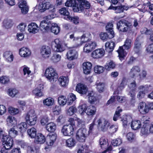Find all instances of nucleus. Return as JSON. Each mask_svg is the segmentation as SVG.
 <instances>
[{
	"label": "nucleus",
	"mask_w": 153,
	"mask_h": 153,
	"mask_svg": "<svg viewBox=\"0 0 153 153\" xmlns=\"http://www.w3.org/2000/svg\"><path fill=\"white\" fill-rule=\"evenodd\" d=\"M131 40L127 38L125 42V44L123 46L120 47L117 51L119 54V58L121 61L124 59L127 53L124 51V50L129 49L131 46Z\"/></svg>",
	"instance_id": "1"
},
{
	"label": "nucleus",
	"mask_w": 153,
	"mask_h": 153,
	"mask_svg": "<svg viewBox=\"0 0 153 153\" xmlns=\"http://www.w3.org/2000/svg\"><path fill=\"white\" fill-rule=\"evenodd\" d=\"M45 75L49 81L52 83L56 81L58 78L56 70L51 66L46 69Z\"/></svg>",
	"instance_id": "2"
},
{
	"label": "nucleus",
	"mask_w": 153,
	"mask_h": 153,
	"mask_svg": "<svg viewBox=\"0 0 153 153\" xmlns=\"http://www.w3.org/2000/svg\"><path fill=\"white\" fill-rule=\"evenodd\" d=\"M117 28L120 31L126 32L131 30L132 26L127 21L122 19L120 20L117 24Z\"/></svg>",
	"instance_id": "3"
},
{
	"label": "nucleus",
	"mask_w": 153,
	"mask_h": 153,
	"mask_svg": "<svg viewBox=\"0 0 153 153\" xmlns=\"http://www.w3.org/2000/svg\"><path fill=\"white\" fill-rule=\"evenodd\" d=\"M3 140L4 147L1 148L0 153H9V150L13 146V140L11 138L7 139L6 136L3 138Z\"/></svg>",
	"instance_id": "4"
},
{
	"label": "nucleus",
	"mask_w": 153,
	"mask_h": 153,
	"mask_svg": "<svg viewBox=\"0 0 153 153\" xmlns=\"http://www.w3.org/2000/svg\"><path fill=\"white\" fill-rule=\"evenodd\" d=\"M25 119L27 123L30 126L34 125L36 123L37 117L33 110H31L27 113Z\"/></svg>",
	"instance_id": "5"
},
{
	"label": "nucleus",
	"mask_w": 153,
	"mask_h": 153,
	"mask_svg": "<svg viewBox=\"0 0 153 153\" xmlns=\"http://www.w3.org/2000/svg\"><path fill=\"white\" fill-rule=\"evenodd\" d=\"M66 44H62V41L59 39H56L52 42V48L54 50L57 52H62L65 49V46Z\"/></svg>",
	"instance_id": "6"
},
{
	"label": "nucleus",
	"mask_w": 153,
	"mask_h": 153,
	"mask_svg": "<svg viewBox=\"0 0 153 153\" xmlns=\"http://www.w3.org/2000/svg\"><path fill=\"white\" fill-rule=\"evenodd\" d=\"M86 128H82L78 130L76 134V139L80 142H84L87 136Z\"/></svg>",
	"instance_id": "7"
},
{
	"label": "nucleus",
	"mask_w": 153,
	"mask_h": 153,
	"mask_svg": "<svg viewBox=\"0 0 153 153\" xmlns=\"http://www.w3.org/2000/svg\"><path fill=\"white\" fill-rule=\"evenodd\" d=\"M97 126L102 131H106L110 126L109 122L103 118H100L97 121Z\"/></svg>",
	"instance_id": "8"
},
{
	"label": "nucleus",
	"mask_w": 153,
	"mask_h": 153,
	"mask_svg": "<svg viewBox=\"0 0 153 153\" xmlns=\"http://www.w3.org/2000/svg\"><path fill=\"white\" fill-rule=\"evenodd\" d=\"M74 128L71 125H64L61 129V132L65 136H70L73 134Z\"/></svg>",
	"instance_id": "9"
},
{
	"label": "nucleus",
	"mask_w": 153,
	"mask_h": 153,
	"mask_svg": "<svg viewBox=\"0 0 153 153\" xmlns=\"http://www.w3.org/2000/svg\"><path fill=\"white\" fill-rule=\"evenodd\" d=\"M99 143L102 149L107 148L102 153H105L112 150V147L111 146L107 147L108 145V140L105 137H101Z\"/></svg>",
	"instance_id": "10"
},
{
	"label": "nucleus",
	"mask_w": 153,
	"mask_h": 153,
	"mask_svg": "<svg viewBox=\"0 0 153 153\" xmlns=\"http://www.w3.org/2000/svg\"><path fill=\"white\" fill-rule=\"evenodd\" d=\"M53 7V5L49 1H44L40 3L38 7L39 11L41 12H44L46 10Z\"/></svg>",
	"instance_id": "11"
},
{
	"label": "nucleus",
	"mask_w": 153,
	"mask_h": 153,
	"mask_svg": "<svg viewBox=\"0 0 153 153\" xmlns=\"http://www.w3.org/2000/svg\"><path fill=\"white\" fill-rule=\"evenodd\" d=\"M97 46L95 42H90L86 43L83 48V51L86 53H89L94 49Z\"/></svg>",
	"instance_id": "12"
},
{
	"label": "nucleus",
	"mask_w": 153,
	"mask_h": 153,
	"mask_svg": "<svg viewBox=\"0 0 153 153\" xmlns=\"http://www.w3.org/2000/svg\"><path fill=\"white\" fill-rule=\"evenodd\" d=\"M88 100L90 103L92 104H96L99 102V100L97 94L93 91L88 93Z\"/></svg>",
	"instance_id": "13"
},
{
	"label": "nucleus",
	"mask_w": 153,
	"mask_h": 153,
	"mask_svg": "<svg viewBox=\"0 0 153 153\" xmlns=\"http://www.w3.org/2000/svg\"><path fill=\"white\" fill-rule=\"evenodd\" d=\"M51 49L47 46H43L41 49V54L43 58H46L49 57L51 53Z\"/></svg>",
	"instance_id": "14"
},
{
	"label": "nucleus",
	"mask_w": 153,
	"mask_h": 153,
	"mask_svg": "<svg viewBox=\"0 0 153 153\" xmlns=\"http://www.w3.org/2000/svg\"><path fill=\"white\" fill-rule=\"evenodd\" d=\"M51 23L48 20H44L40 24V28L44 32L48 31L50 30Z\"/></svg>",
	"instance_id": "15"
},
{
	"label": "nucleus",
	"mask_w": 153,
	"mask_h": 153,
	"mask_svg": "<svg viewBox=\"0 0 153 153\" xmlns=\"http://www.w3.org/2000/svg\"><path fill=\"white\" fill-rule=\"evenodd\" d=\"M138 108L140 113L142 114H145L147 113L149 110L148 105L144 102H141L139 103Z\"/></svg>",
	"instance_id": "16"
},
{
	"label": "nucleus",
	"mask_w": 153,
	"mask_h": 153,
	"mask_svg": "<svg viewBox=\"0 0 153 153\" xmlns=\"http://www.w3.org/2000/svg\"><path fill=\"white\" fill-rule=\"evenodd\" d=\"M105 51L102 49H98L94 51L92 53V56L94 58H100L103 56Z\"/></svg>",
	"instance_id": "17"
},
{
	"label": "nucleus",
	"mask_w": 153,
	"mask_h": 153,
	"mask_svg": "<svg viewBox=\"0 0 153 153\" xmlns=\"http://www.w3.org/2000/svg\"><path fill=\"white\" fill-rule=\"evenodd\" d=\"M56 134H50L47 136L46 138L47 144L49 146L52 145L56 141Z\"/></svg>",
	"instance_id": "18"
},
{
	"label": "nucleus",
	"mask_w": 153,
	"mask_h": 153,
	"mask_svg": "<svg viewBox=\"0 0 153 153\" xmlns=\"http://www.w3.org/2000/svg\"><path fill=\"white\" fill-rule=\"evenodd\" d=\"M92 67V64L91 62H84L82 64L84 73L86 74H89L91 72Z\"/></svg>",
	"instance_id": "19"
},
{
	"label": "nucleus",
	"mask_w": 153,
	"mask_h": 153,
	"mask_svg": "<svg viewBox=\"0 0 153 153\" xmlns=\"http://www.w3.org/2000/svg\"><path fill=\"white\" fill-rule=\"evenodd\" d=\"M140 71V67L137 66H134L131 69L129 75L131 77L134 78L138 75Z\"/></svg>",
	"instance_id": "20"
},
{
	"label": "nucleus",
	"mask_w": 153,
	"mask_h": 153,
	"mask_svg": "<svg viewBox=\"0 0 153 153\" xmlns=\"http://www.w3.org/2000/svg\"><path fill=\"white\" fill-rule=\"evenodd\" d=\"M28 30L30 33H35L38 32L39 27L36 23L31 22L28 26Z\"/></svg>",
	"instance_id": "21"
},
{
	"label": "nucleus",
	"mask_w": 153,
	"mask_h": 153,
	"mask_svg": "<svg viewBox=\"0 0 153 153\" xmlns=\"http://www.w3.org/2000/svg\"><path fill=\"white\" fill-rule=\"evenodd\" d=\"M19 7L22 14H26L28 12L29 8L25 1L23 0L20 1L19 2Z\"/></svg>",
	"instance_id": "22"
},
{
	"label": "nucleus",
	"mask_w": 153,
	"mask_h": 153,
	"mask_svg": "<svg viewBox=\"0 0 153 153\" xmlns=\"http://www.w3.org/2000/svg\"><path fill=\"white\" fill-rule=\"evenodd\" d=\"M66 56L67 58L69 60H73L77 58L78 53L75 50H70L67 53Z\"/></svg>",
	"instance_id": "23"
},
{
	"label": "nucleus",
	"mask_w": 153,
	"mask_h": 153,
	"mask_svg": "<svg viewBox=\"0 0 153 153\" xmlns=\"http://www.w3.org/2000/svg\"><path fill=\"white\" fill-rule=\"evenodd\" d=\"M140 31L142 34L146 35H150L149 39L153 42V31L152 29L143 27L141 28Z\"/></svg>",
	"instance_id": "24"
},
{
	"label": "nucleus",
	"mask_w": 153,
	"mask_h": 153,
	"mask_svg": "<svg viewBox=\"0 0 153 153\" xmlns=\"http://www.w3.org/2000/svg\"><path fill=\"white\" fill-rule=\"evenodd\" d=\"M31 51L28 48L23 47L19 50V53L22 57H27L30 55Z\"/></svg>",
	"instance_id": "25"
},
{
	"label": "nucleus",
	"mask_w": 153,
	"mask_h": 153,
	"mask_svg": "<svg viewBox=\"0 0 153 153\" xmlns=\"http://www.w3.org/2000/svg\"><path fill=\"white\" fill-rule=\"evenodd\" d=\"M35 138L34 142L36 143H43L46 140L45 136L41 133H38Z\"/></svg>",
	"instance_id": "26"
},
{
	"label": "nucleus",
	"mask_w": 153,
	"mask_h": 153,
	"mask_svg": "<svg viewBox=\"0 0 153 153\" xmlns=\"http://www.w3.org/2000/svg\"><path fill=\"white\" fill-rule=\"evenodd\" d=\"M141 125V123L140 120H134L132 121L131 126L132 129L136 130L139 129Z\"/></svg>",
	"instance_id": "27"
},
{
	"label": "nucleus",
	"mask_w": 153,
	"mask_h": 153,
	"mask_svg": "<svg viewBox=\"0 0 153 153\" xmlns=\"http://www.w3.org/2000/svg\"><path fill=\"white\" fill-rule=\"evenodd\" d=\"M115 46L114 42L111 41L107 42L105 44V50L108 52L112 51Z\"/></svg>",
	"instance_id": "28"
},
{
	"label": "nucleus",
	"mask_w": 153,
	"mask_h": 153,
	"mask_svg": "<svg viewBox=\"0 0 153 153\" xmlns=\"http://www.w3.org/2000/svg\"><path fill=\"white\" fill-rule=\"evenodd\" d=\"M58 81L61 86H66L68 85L69 79L67 77L62 76L59 78Z\"/></svg>",
	"instance_id": "29"
},
{
	"label": "nucleus",
	"mask_w": 153,
	"mask_h": 153,
	"mask_svg": "<svg viewBox=\"0 0 153 153\" xmlns=\"http://www.w3.org/2000/svg\"><path fill=\"white\" fill-rule=\"evenodd\" d=\"M3 56L6 61L11 62L13 60V56L12 53L10 51H6L3 54Z\"/></svg>",
	"instance_id": "30"
},
{
	"label": "nucleus",
	"mask_w": 153,
	"mask_h": 153,
	"mask_svg": "<svg viewBox=\"0 0 153 153\" xmlns=\"http://www.w3.org/2000/svg\"><path fill=\"white\" fill-rule=\"evenodd\" d=\"M43 87H38L33 91V93L36 96L41 97L43 95L42 90Z\"/></svg>",
	"instance_id": "31"
},
{
	"label": "nucleus",
	"mask_w": 153,
	"mask_h": 153,
	"mask_svg": "<svg viewBox=\"0 0 153 153\" xmlns=\"http://www.w3.org/2000/svg\"><path fill=\"white\" fill-rule=\"evenodd\" d=\"M55 34H58L60 31V27L57 24L55 23L51 24L50 30Z\"/></svg>",
	"instance_id": "32"
},
{
	"label": "nucleus",
	"mask_w": 153,
	"mask_h": 153,
	"mask_svg": "<svg viewBox=\"0 0 153 153\" xmlns=\"http://www.w3.org/2000/svg\"><path fill=\"white\" fill-rule=\"evenodd\" d=\"M113 24L112 22L108 23L105 27L106 30L108 34L114 36V33L113 29Z\"/></svg>",
	"instance_id": "33"
},
{
	"label": "nucleus",
	"mask_w": 153,
	"mask_h": 153,
	"mask_svg": "<svg viewBox=\"0 0 153 153\" xmlns=\"http://www.w3.org/2000/svg\"><path fill=\"white\" fill-rule=\"evenodd\" d=\"M101 39L103 41H106L108 39H111L114 36L110 34H107L106 33H101L100 34Z\"/></svg>",
	"instance_id": "34"
},
{
	"label": "nucleus",
	"mask_w": 153,
	"mask_h": 153,
	"mask_svg": "<svg viewBox=\"0 0 153 153\" xmlns=\"http://www.w3.org/2000/svg\"><path fill=\"white\" fill-rule=\"evenodd\" d=\"M47 130L50 132H53L56 129V125L53 122H51L47 124L46 126Z\"/></svg>",
	"instance_id": "35"
},
{
	"label": "nucleus",
	"mask_w": 153,
	"mask_h": 153,
	"mask_svg": "<svg viewBox=\"0 0 153 153\" xmlns=\"http://www.w3.org/2000/svg\"><path fill=\"white\" fill-rule=\"evenodd\" d=\"M73 11L75 12L80 13L84 10V7L82 6L81 3L79 4L76 3L73 8Z\"/></svg>",
	"instance_id": "36"
},
{
	"label": "nucleus",
	"mask_w": 153,
	"mask_h": 153,
	"mask_svg": "<svg viewBox=\"0 0 153 153\" xmlns=\"http://www.w3.org/2000/svg\"><path fill=\"white\" fill-rule=\"evenodd\" d=\"M96 111V108L94 106H90L87 108L86 114L88 115H93L95 114Z\"/></svg>",
	"instance_id": "37"
},
{
	"label": "nucleus",
	"mask_w": 153,
	"mask_h": 153,
	"mask_svg": "<svg viewBox=\"0 0 153 153\" xmlns=\"http://www.w3.org/2000/svg\"><path fill=\"white\" fill-rule=\"evenodd\" d=\"M113 10L115 11V13H120L123 12L122 6L121 5L117 6V7H114L111 5L108 8V10Z\"/></svg>",
	"instance_id": "38"
},
{
	"label": "nucleus",
	"mask_w": 153,
	"mask_h": 153,
	"mask_svg": "<svg viewBox=\"0 0 153 153\" xmlns=\"http://www.w3.org/2000/svg\"><path fill=\"white\" fill-rule=\"evenodd\" d=\"M76 90L82 94H85L88 91L87 87H76Z\"/></svg>",
	"instance_id": "39"
},
{
	"label": "nucleus",
	"mask_w": 153,
	"mask_h": 153,
	"mask_svg": "<svg viewBox=\"0 0 153 153\" xmlns=\"http://www.w3.org/2000/svg\"><path fill=\"white\" fill-rule=\"evenodd\" d=\"M27 133L31 138H35L36 135V129L34 128L28 129L27 130Z\"/></svg>",
	"instance_id": "40"
},
{
	"label": "nucleus",
	"mask_w": 153,
	"mask_h": 153,
	"mask_svg": "<svg viewBox=\"0 0 153 153\" xmlns=\"http://www.w3.org/2000/svg\"><path fill=\"white\" fill-rule=\"evenodd\" d=\"M6 121L7 124L9 126L15 125L16 123V119L12 116H8L7 119Z\"/></svg>",
	"instance_id": "41"
},
{
	"label": "nucleus",
	"mask_w": 153,
	"mask_h": 153,
	"mask_svg": "<svg viewBox=\"0 0 153 153\" xmlns=\"http://www.w3.org/2000/svg\"><path fill=\"white\" fill-rule=\"evenodd\" d=\"M66 145L69 148L74 146L76 144V141L73 138H70L66 140Z\"/></svg>",
	"instance_id": "42"
},
{
	"label": "nucleus",
	"mask_w": 153,
	"mask_h": 153,
	"mask_svg": "<svg viewBox=\"0 0 153 153\" xmlns=\"http://www.w3.org/2000/svg\"><path fill=\"white\" fill-rule=\"evenodd\" d=\"M17 127L19 131L22 132H23L25 131L27 129V125L26 123H21L18 125Z\"/></svg>",
	"instance_id": "43"
},
{
	"label": "nucleus",
	"mask_w": 153,
	"mask_h": 153,
	"mask_svg": "<svg viewBox=\"0 0 153 153\" xmlns=\"http://www.w3.org/2000/svg\"><path fill=\"white\" fill-rule=\"evenodd\" d=\"M68 98L67 105H71L73 102L76 100V97L75 95L73 94H70L68 96Z\"/></svg>",
	"instance_id": "44"
},
{
	"label": "nucleus",
	"mask_w": 153,
	"mask_h": 153,
	"mask_svg": "<svg viewBox=\"0 0 153 153\" xmlns=\"http://www.w3.org/2000/svg\"><path fill=\"white\" fill-rule=\"evenodd\" d=\"M91 38V34L89 32H87L83 34L81 37L82 42H85L88 41Z\"/></svg>",
	"instance_id": "45"
},
{
	"label": "nucleus",
	"mask_w": 153,
	"mask_h": 153,
	"mask_svg": "<svg viewBox=\"0 0 153 153\" xmlns=\"http://www.w3.org/2000/svg\"><path fill=\"white\" fill-rule=\"evenodd\" d=\"M67 102L66 97L64 96H60L58 98V102L60 105L64 106L66 104Z\"/></svg>",
	"instance_id": "46"
},
{
	"label": "nucleus",
	"mask_w": 153,
	"mask_h": 153,
	"mask_svg": "<svg viewBox=\"0 0 153 153\" xmlns=\"http://www.w3.org/2000/svg\"><path fill=\"white\" fill-rule=\"evenodd\" d=\"M9 135L12 140V138L15 137L18 134V131L15 130V128H10L8 131Z\"/></svg>",
	"instance_id": "47"
},
{
	"label": "nucleus",
	"mask_w": 153,
	"mask_h": 153,
	"mask_svg": "<svg viewBox=\"0 0 153 153\" xmlns=\"http://www.w3.org/2000/svg\"><path fill=\"white\" fill-rule=\"evenodd\" d=\"M61 56L57 53H54L51 58V60L53 62L56 63L61 59Z\"/></svg>",
	"instance_id": "48"
},
{
	"label": "nucleus",
	"mask_w": 153,
	"mask_h": 153,
	"mask_svg": "<svg viewBox=\"0 0 153 153\" xmlns=\"http://www.w3.org/2000/svg\"><path fill=\"white\" fill-rule=\"evenodd\" d=\"M18 92L17 90L15 88H9L8 90L7 93L10 96L14 97Z\"/></svg>",
	"instance_id": "49"
},
{
	"label": "nucleus",
	"mask_w": 153,
	"mask_h": 153,
	"mask_svg": "<svg viewBox=\"0 0 153 153\" xmlns=\"http://www.w3.org/2000/svg\"><path fill=\"white\" fill-rule=\"evenodd\" d=\"M115 66V63L112 61H111L110 62L107 63L106 65L105 66V69L107 70H109L111 69L114 68Z\"/></svg>",
	"instance_id": "50"
},
{
	"label": "nucleus",
	"mask_w": 153,
	"mask_h": 153,
	"mask_svg": "<svg viewBox=\"0 0 153 153\" xmlns=\"http://www.w3.org/2000/svg\"><path fill=\"white\" fill-rule=\"evenodd\" d=\"M8 111L9 113L13 115L17 114L19 112V110L18 109L11 107H9L8 108Z\"/></svg>",
	"instance_id": "51"
},
{
	"label": "nucleus",
	"mask_w": 153,
	"mask_h": 153,
	"mask_svg": "<svg viewBox=\"0 0 153 153\" xmlns=\"http://www.w3.org/2000/svg\"><path fill=\"white\" fill-rule=\"evenodd\" d=\"M77 111L76 108L75 106H73L69 108L67 114L68 115L71 116L76 113Z\"/></svg>",
	"instance_id": "52"
},
{
	"label": "nucleus",
	"mask_w": 153,
	"mask_h": 153,
	"mask_svg": "<svg viewBox=\"0 0 153 153\" xmlns=\"http://www.w3.org/2000/svg\"><path fill=\"white\" fill-rule=\"evenodd\" d=\"M104 70V68L102 66L96 65L94 68V72L98 74L102 73Z\"/></svg>",
	"instance_id": "53"
},
{
	"label": "nucleus",
	"mask_w": 153,
	"mask_h": 153,
	"mask_svg": "<svg viewBox=\"0 0 153 153\" xmlns=\"http://www.w3.org/2000/svg\"><path fill=\"white\" fill-rule=\"evenodd\" d=\"M54 100L53 99L48 98L43 100L44 104L47 106H50L53 105Z\"/></svg>",
	"instance_id": "54"
},
{
	"label": "nucleus",
	"mask_w": 153,
	"mask_h": 153,
	"mask_svg": "<svg viewBox=\"0 0 153 153\" xmlns=\"http://www.w3.org/2000/svg\"><path fill=\"white\" fill-rule=\"evenodd\" d=\"M59 11L61 15L67 16V18L68 16H69V13L68 11L67 8L63 7L59 10Z\"/></svg>",
	"instance_id": "55"
},
{
	"label": "nucleus",
	"mask_w": 153,
	"mask_h": 153,
	"mask_svg": "<svg viewBox=\"0 0 153 153\" xmlns=\"http://www.w3.org/2000/svg\"><path fill=\"white\" fill-rule=\"evenodd\" d=\"M82 6L84 7V9H88L90 7V4L89 2L86 0H80Z\"/></svg>",
	"instance_id": "56"
},
{
	"label": "nucleus",
	"mask_w": 153,
	"mask_h": 153,
	"mask_svg": "<svg viewBox=\"0 0 153 153\" xmlns=\"http://www.w3.org/2000/svg\"><path fill=\"white\" fill-rule=\"evenodd\" d=\"M149 127V125H147L145 126H143V127L141 128V132L142 134L144 135H147L149 134L148 128Z\"/></svg>",
	"instance_id": "57"
},
{
	"label": "nucleus",
	"mask_w": 153,
	"mask_h": 153,
	"mask_svg": "<svg viewBox=\"0 0 153 153\" xmlns=\"http://www.w3.org/2000/svg\"><path fill=\"white\" fill-rule=\"evenodd\" d=\"M78 109L79 113L81 114H83L87 110L86 105L83 104L79 105L78 107Z\"/></svg>",
	"instance_id": "58"
},
{
	"label": "nucleus",
	"mask_w": 153,
	"mask_h": 153,
	"mask_svg": "<svg viewBox=\"0 0 153 153\" xmlns=\"http://www.w3.org/2000/svg\"><path fill=\"white\" fill-rule=\"evenodd\" d=\"M12 22L10 19L4 20L3 22V25L6 28H10L12 26Z\"/></svg>",
	"instance_id": "59"
},
{
	"label": "nucleus",
	"mask_w": 153,
	"mask_h": 153,
	"mask_svg": "<svg viewBox=\"0 0 153 153\" xmlns=\"http://www.w3.org/2000/svg\"><path fill=\"white\" fill-rule=\"evenodd\" d=\"M135 46L134 48V51L135 53H138L139 52L141 44L137 40H136L135 42Z\"/></svg>",
	"instance_id": "60"
},
{
	"label": "nucleus",
	"mask_w": 153,
	"mask_h": 153,
	"mask_svg": "<svg viewBox=\"0 0 153 153\" xmlns=\"http://www.w3.org/2000/svg\"><path fill=\"white\" fill-rule=\"evenodd\" d=\"M22 68L23 69L24 75H25L27 74V76H29L31 73V71L30 70L29 68L25 65L22 67Z\"/></svg>",
	"instance_id": "61"
},
{
	"label": "nucleus",
	"mask_w": 153,
	"mask_h": 153,
	"mask_svg": "<svg viewBox=\"0 0 153 153\" xmlns=\"http://www.w3.org/2000/svg\"><path fill=\"white\" fill-rule=\"evenodd\" d=\"M76 2L75 0H70L67 1L65 3V5L67 7H74V5H76Z\"/></svg>",
	"instance_id": "62"
},
{
	"label": "nucleus",
	"mask_w": 153,
	"mask_h": 153,
	"mask_svg": "<svg viewBox=\"0 0 153 153\" xmlns=\"http://www.w3.org/2000/svg\"><path fill=\"white\" fill-rule=\"evenodd\" d=\"M121 140L119 138L114 140L111 142V144L114 146H119L121 144Z\"/></svg>",
	"instance_id": "63"
},
{
	"label": "nucleus",
	"mask_w": 153,
	"mask_h": 153,
	"mask_svg": "<svg viewBox=\"0 0 153 153\" xmlns=\"http://www.w3.org/2000/svg\"><path fill=\"white\" fill-rule=\"evenodd\" d=\"M9 81L8 78L6 76H2L0 77V83L3 84L7 83Z\"/></svg>",
	"instance_id": "64"
}]
</instances>
